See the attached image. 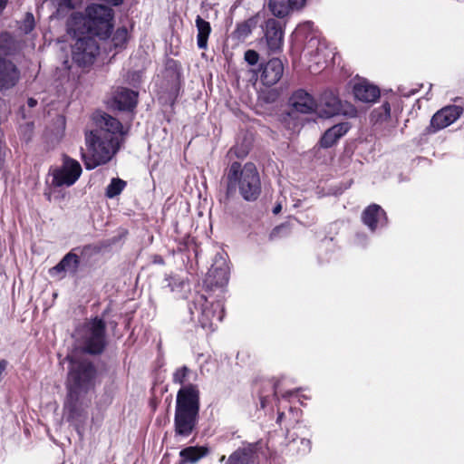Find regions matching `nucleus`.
Listing matches in <instances>:
<instances>
[{"label":"nucleus","mask_w":464,"mask_h":464,"mask_svg":"<svg viewBox=\"0 0 464 464\" xmlns=\"http://www.w3.org/2000/svg\"><path fill=\"white\" fill-rule=\"evenodd\" d=\"M98 129L85 133L89 154L82 153L87 169L106 164L119 150L123 141V126L116 118L103 113L97 120Z\"/></svg>","instance_id":"obj_1"},{"label":"nucleus","mask_w":464,"mask_h":464,"mask_svg":"<svg viewBox=\"0 0 464 464\" xmlns=\"http://www.w3.org/2000/svg\"><path fill=\"white\" fill-rule=\"evenodd\" d=\"M225 201L237 195V191L246 201H255L261 193V180L256 165L246 162H232L225 171Z\"/></svg>","instance_id":"obj_2"},{"label":"nucleus","mask_w":464,"mask_h":464,"mask_svg":"<svg viewBox=\"0 0 464 464\" xmlns=\"http://www.w3.org/2000/svg\"><path fill=\"white\" fill-rule=\"evenodd\" d=\"M199 390L195 384L182 386L176 398L175 436L187 438L197 429L199 417Z\"/></svg>","instance_id":"obj_3"},{"label":"nucleus","mask_w":464,"mask_h":464,"mask_svg":"<svg viewBox=\"0 0 464 464\" xmlns=\"http://www.w3.org/2000/svg\"><path fill=\"white\" fill-rule=\"evenodd\" d=\"M70 366L67 376V393H85L93 390L98 375L95 365L87 359H76L72 354L65 358Z\"/></svg>","instance_id":"obj_4"},{"label":"nucleus","mask_w":464,"mask_h":464,"mask_svg":"<svg viewBox=\"0 0 464 464\" xmlns=\"http://www.w3.org/2000/svg\"><path fill=\"white\" fill-rule=\"evenodd\" d=\"M113 10L104 5L92 4L85 9L82 16L80 14L72 15V22L82 21L84 31L101 39H106L111 35L113 27Z\"/></svg>","instance_id":"obj_5"},{"label":"nucleus","mask_w":464,"mask_h":464,"mask_svg":"<svg viewBox=\"0 0 464 464\" xmlns=\"http://www.w3.org/2000/svg\"><path fill=\"white\" fill-rule=\"evenodd\" d=\"M106 324L98 317L85 322L75 330L74 338L78 349L82 353L101 354L106 346Z\"/></svg>","instance_id":"obj_6"},{"label":"nucleus","mask_w":464,"mask_h":464,"mask_svg":"<svg viewBox=\"0 0 464 464\" xmlns=\"http://www.w3.org/2000/svg\"><path fill=\"white\" fill-rule=\"evenodd\" d=\"M82 172L81 164L76 160L64 155L61 166L52 167L49 169V175L52 177L51 186L71 187L79 179Z\"/></svg>","instance_id":"obj_7"},{"label":"nucleus","mask_w":464,"mask_h":464,"mask_svg":"<svg viewBox=\"0 0 464 464\" xmlns=\"http://www.w3.org/2000/svg\"><path fill=\"white\" fill-rule=\"evenodd\" d=\"M91 399L85 393H67L64 402V411L67 413V420L73 423L77 432L82 435V429L88 418V408Z\"/></svg>","instance_id":"obj_8"},{"label":"nucleus","mask_w":464,"mask_h":464,"mask_svg":"<svg viewBox=\"0 0 464 464\" xmlns=\"http://www.w3.org/2000/svg\"><path fill=\"white\" fill-rule=\"evenodd\" d=\"M194 305L195 308L200 306L198 319L203 328L212 329L224 317V305L220 301L209 303L204 295H199Z\"/></svg>","instance_id":"obj_9"},{"label":"nucleus","mask_w":464,"mask_h":464,"mask_svg":"<svg viewBox=\"0 0 464 464\" xmlns=\"http://www.w3.org/2000/svg\"><path fill=\"white\" fill-rule=\"evenodd\" d=\"M99 51L100 47L94 38L82 37L72 46V59L80 66H88L93 63Z\"/></svg>","instance_id":"obj_10"},{"label":"nucleus","mask_w":464,"mask_h":464,"mask_svg":"<svg viewBox=\"0 0 464 464\" xmlns=\"http://www.w3.org/2000/svg\"><path fill=\"white\" fill-rule=\"evenodd\" d=\"M462 112L463 110L460 106H446L432 116L430 129L432 132L442 130L454 123L460 117Z\"/></svg>","instance_id":"obj_11"},{"label":"nucleus","mask_w":464,"mask_h":464,"mask_svg":"<svg viewBox=\"0 0 464 464\" xmlns=\"http://www.w3.org/2000/svg\"><path fill=\"white\" fill-rule=\"evenodd\" d=\"M265 39L269 53L281 51L284 42V30L279 21L270 18L264 26Z\"/></svg>","instance_id":"obj_12"},{"label":"nucleus","mask_w":464,"mask_h":464,"mask_svg":"<svg viewBox=\"0 0 464 464\" xmlns=\"http://www.w3.org/2000/svg\"><path fill=\"white\" fill-rule=\"evenodd\" d=\"M318 114L321 117L330 118L341 113H345L343 110L341 100L332 91H325L320 98L319 104H316Z\"/></svg>","instance_id":"obj_13"},{"label":"nucleus","mask_w":464,"mask_h":464,"mask_svg":"<svg viewBox=\"0 0 464 464\" xmlns=\"http://www.w3.org/2000/svg\"><path fill=\"white\" fill-rule=\"evenodd\" d=\"M228 281V268L225 261L219 264L216 262L211 266L206 277L204 285L207 288L212 290L218 287H223Z\"/></svg>","instance_id":"obj_14"},{"label":"nucleus","mask_w":464,"mask_h":464,"mask_svg":"<svg viewBox=\"0 0 464 464\" xmlns=\"http://www.w3.org/2000/svg\"><path fill=\"white\" fill-rule=\"evenodd\" d=\"M138 92L125 88L118 87L111 96V107L119 111H131L137 104Z\"/></svg>","instance_id":"obj_15"},{"label":"nucleus","mask_w":464,"mask_h":464,"mask_svg":"<svg viewBox=\"0 0 464 464\" xmlns=\"http://www.w3.org/2000/svg\"><path fill=\"white\" fill-rule=\"evenodd\" d=\"M260 80L267 86H272L279 82L283 76L284 65L280 59L272 58L260 68Z\"/></svg>","instance_id":"obj_16"},{"label":"nucleus","mask_w":464,"mask_h":464,"mask_svg":"<svg viewBox=\"0 0 464 464\" xmlns=\"http://www.w3.org/2000/svg\"><path fill=\"white\" fill-rule=\"evenodd\" d=\"M19 78L20 72L16 65L13 62L0 57V90L14 86Z\"/></svg>","instance_id":"obj_17"},{"label":"nucleus","mask_w":464,"mask_h":464,"mask_svg":"<svg viewBox=\"0 0 464 464\" xmlns=\"http://www.w3.org/2000/svg\"><path fill=\"white\" fill-rule=\"evenodd\" d=\"M362 220L371 231H375L378 226H384L387 222L385 211L377 204L368 206L362 214Z\"/></svg>","instance_id":"obj_18"},{"label":"nucleus","mask_w":464,"mask_h":464,"mask_svg":"<svg viewBox=\"0 0 464 464\" xmlns=\"http://www.w3.org/2000/svg\"><path fill=\"white\" fill-rule=\"evenodd\" d=\"M293 109L301 113H310L316 108V102L314 97L304 90H297L289 100Z\"/></svg>","instance_id":"obj_19"},{"label":"nucleus","mask_w":464,"mask_h":464,"mask_svg":"<svg viewBox=\"0 0 464 464\" xmlns=\"http://www.w3.org/2000/svg\"><path fill=\"white\" fill-rule=\"evenodd\" d=\"M353 92L358 101L367 103L375 102L380 96L379 88L364 79L354 83Z\"/></svg>","instance_id":"obj_20"},{"label":"nucleus","mask_w":464,"mask_h":464,"mask_svg":"<svg viewBox=\"0 0 464 464\" xmlns=\"http://www.w3.org/2000/svg\"><path fill=\"white\" fill-rule=\"evenodd\" d=\"M80 266V257L72 253H67L61 261L50 269V275H59L61 273L69 272L72 275H76Z\"/></svg>","instance_id":"obj_21"},{"label":"nucleus","mask_w":464,"mask_h":464,"mask_svg":"<svg viewBox=\"0 0 464 464\" xmlns=\"http://www.w3.org/2000/svg\"><path fill=\"white\" fill-rule=\"evenodd\" d=\"M350 129L348 122H342L329 128L322 136L320 145L323 148H330L347 133Z\"/></svg>","instance_id":"obj_22"},{"label":"nucleus","mask_w":464,"mask_h":464,"mask_svg":"<svg viewBox=\"0 0 464 464\" xmlns=\"http://www.w3.org/2000/svg\"><path fill=\"white\" fill-rule=\"evenodd\" d=\"M256 448L254 444H248L235 450L228 458L226 464H252Z\"/></svg>","instance_id":"obj_23"},{"label":"nucleus","mask_w":464,"mask_h":464,"mask_svg":"<svg viewBox=\"0 0 464 464\" xmlns=\"http://www.w3.org/2000/svg\"><path fill=\"white\" fill-rule=\"evenodd\" d=\"M209 453L206 446H188L179 451L182 463L195 464Z\"/></svg>","instance_id":"obj_24"},{"label":"nucleus","mask_w":464,"mask_h":464,"mask_svg":"<svg viewBox=\"0 0 464 464\" xmlns=\"http://www.w3.org/2000/svg\"><path fill=\"white\" fill-rule=\"evenodd\" d=\"M197 28V45L200 50L208 49V40L211 34L212 28L209 22L198 15L195 20Z\"/></svg>","instance_id":"obj_25"},{"label":"nucleus","mask_w":464,"mask_h":464,"mask_svg":"<svg viewBox=\"0 0 464 464\" xmlns=\"http://www.w3.org/2000/svg\"><path fill=\"white\" fill-rule=\"evenodd\" d=\"M268 8L275 16L279 18L287 16L293 11L291 5L285 0H269Z\"/></svg>","instance_id":"obj_26"},{"label":"nucleus","mask_w":464,"mask_h":464,"mask_svg":"<svg viewBox=\"0 0 464 464\" xmlns=\"http://www.w3.org/2000/svg\"><path fill=\"white\" fill-rule=\"evenodd\" d=\"M256 24L257 19L256 17H251L237 24V29L235 30L237 38L244 40L248 37L251 34L253 29L256 28Z\"/></svg>","instance_id":"obj_27"},{"label":"nucleus","mask_w":464,"mask_h":464,"mask_svg":"<svg viewBox=\"0 0 464 464\" xmlns=\"http://www.w3.org/2000/svg\"><path fill=\"white\" fill-rule=\"evenodd\" d=\"M127 183L126 181L119 179L113 178L110 184L106 188L105 195L109 198H113L119 196L122 190L125 188Z\"/></svg>","instance_id":"obj_28"},{"label":"nucleus","mask_w":464,"mask_h":464,"mask_svg":"<svg viewBox=\"0 0 464 464\" xmlns=\"http://www.w3.org/2000/svg\"><path fill=\"white\" fill-rule=\"evenodd\" d=\"M128 41V30L126 27L118 28L112 35L111 42L115 48L122 47Z\"/></svg>","instance_id":"obj_29"},{"label":"nucleus","mask_w":464,"mask_h":464,"mask_svg":"<svg viewBox=\"0 0 464 464\" xmlns=\"http://www.w3.org/2000/svg\"><path fill=\"white\" fill-rule=\"evenodd\" d=\"M18 28L22 33L25 34L31 33L34 28V17L33 14L26 13L24 20L20 22Z\"/></svg>","instance_id":"obj_30"},{"label":"nucleus","mask_w":464,"mask_h":464,"mask_svg":"<svg viewBox=\"0 0 464 464\" xmlns=\"http://www.w3.org/2000/svg\"><path fill=\"white\" fill-rule=\"evenodd\" d=\"M189 372L190 370L187 366L178 368L173 373V382L177 384H184Z\"/></svg>","instance_id":"obj_31"},{"label":"nucleus","mask_w":464,"mask_h":464,"mask_svg":"<svg viewBox=\"0 0 464 464\" xmlns=\"http://www.w3.org/2000/svg\"><path fill=\"white\" fill-rule=\"evenodd\" d=\"M185 281L177 276H170L169 279L168 286L170 288L171 292L180 291L185 286Z\"/></svg>","instance_id":"obj_32"},{"label":"nucleus","mask_w":464,"mask_h":464,"mask_svg":"<svg viewBox=\"0 0 464 464\" xmlns=\"http://www.w3.org/2000/svg\"><path fill=\"white\" fill-rule=\"evenodd\" d=\"M244 59L249 65H256L259 61V54L255 50H247L245 52Z\"/></svg>","instance_id":"obj_33"},{"label":"nucleus","mask_w":464,"mask_h":464,"mask_svg":"<svg viewBox=\"0 0 464 464\" xmlns=\"http://www.w3.org/2000/svg\"><path fill=\"white\" fill-rule=\"evenodd\" d=\"M380 112H378L377 120H386L390 117L391 106L389 102H384L380 107Z\"/></svg>","instance_id":"obj_34"},{"label":"nucleus","mask_w":464,"mask_h":464,"mask_svg":"<svg viewBox=\"0 0 464 464\" xmlns=\"http://www.w3.org/2000/svg\"><path fill=\"white\" fill-rule=\"evenodd\" d=\"M305 1L306 0H288V3L291 5L293 10H298L304 5Z\"/></svg>","instance_id":"obj_35"},{"label":"nucleus","mask_w":464,"mask_h":464,"mask_svg":"<svg viewBox=\"0 0 464 464\" xmlns=\"http://www.w3.org/2000/svg\"><path fill=\"white\" fill-rule=\"evenodd\" d=\"M7 365L8 362L6 360L3 359L0 361V382L2 381L3 373L5 372Z\"/></svg>","instance_id":"obj_36"},{"label":"nucleus","mask_w":464,"mask_h":464,"mask_svg":"<svg viewBox=\"0 0 464 464\" xmlns=\"http://www.w3.org/2000/svg\"><path fill=\"white\" fill-rule=\"evenodd\" d=\"M247 153L246 150H243L242 152H238V148H232L228 151L229 155L235 154L237 157H244Z\"/></svg>","instance_id":"obj_37"},{"label":"nucleus","mask_w":464,"mask_h":464,"mask_svg":"<svg viewBox=\"0 0 464 464\" xmlns=\"http://www.w3.org/2000/svg\"><path fill=\"white\" fill-rule=\"evenodd\" d=\"M301 444L302 446L304 447V452H308L310 451V449H311V442L309 440H305V439H303L301 440Z\"/></svg>","instance_id":"obj_38"},{"label":"nucleus","mask_w":464,"mask_h":464,"mask_svg":"<svg viewBox=\"0 0 464 464\" xmlns=\"http://www.w3.org/2000/svg\"><path fill=\"white\" fill-rule=\"evenodd\" d=\"M37 102L36 100L30 98L28 99V105L29 107H34L36 105Z\"/></svg>","instance_id":"obj_39"},{"label":"nucleus","mask_w":464,"mask_h":464,"mask_svg":"<svg viewBox=\"0 0 464 464\" xmlns=\"http://www.w3.org/2000/svg\"><path fill=\"white\" fill-rule=\"evenodd\" d=\"M7 4V0H0V11L3 10Z\"/></svg>","instance_id":"obj_40"},{"label":"nucleus","mask_w":464,"mask_h":464,"mask_svg":"<svg viewBox=\"0 0 464 464\" xmlns=\"http://www.w3.org/2000/svg\"><path fill=\"white\" fill-rule=\"evenodd\" d=\"M280 211H281V205L276 206L273 209L274 214H278Z\"/></svg>","instance_id":"obj_41"},{"label":"nucleus","mask_w":464,"mask_h":464,"mask_svg":"<svg viewBox=\"0 0 464 464\" xmlns=\"http://www.w3.org/2000/svg\"><path fill=\"white\" fill-rule=\"evenodd\" d=\"M284 415H285L284 412H279L276 421L280 422L282 420Z\"/></svg>","instance_id":"obj_42"},{"label":"nucleus","mask_w":464,"mask_h":464,"mask_svg":"<svg viewBox=\"0 0 464 464\" xmlns=\"http://www.w3.org/2000/svg\"><path fill=\"white\" fill-rule=\"evenodd\" d=\"M265 405H266V399L265 398H261V406L262 408H265Z\"/></svg>","instance_id":"obj_43"},{"label":"nucleus","mask_w":464,"mask_h":464,"mask_svg":"<svg viewBox=\"0 0 464 464\" xmlns=\"http://www.w3.org/2000/svg\"><path fill=\"white\" fill-rule=\"evenodd\" d=\"M225 458H226L225 456H222V457L220 458V461H223V460L225 459Z\"/></svg>","instance_id":"obj_44"}]
</instances>
